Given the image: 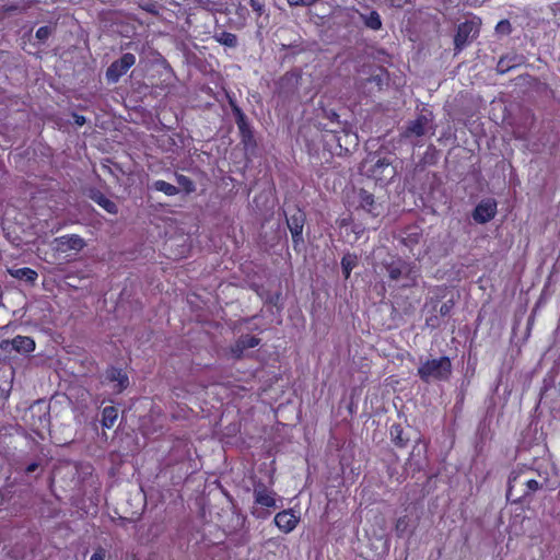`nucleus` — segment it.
Listing matches in <instances>:
<instances>
[{"instance_id":"f257e3e1","label":"nucleus","mask_w":560,"mask_h":560,"mask_svg":"<svg viewBox=\"0 0 560 560\" xmlns=\"http://www.w3.org/2000/svg\"><path fill=\"white\" fill-rule=\"evenodd\" d=\"M380 273L383 275L389 284L399 289H411L418 284L420 278L419 267L410 260L397 254L388 253L378 264Z\"/></svg>"},{"instance_id":"f03ea898","label":"nucleus","mask_w":560,"mask_h":560,"mask_svg":"<svg viewBox=\"0 0 560 560\" xmlns=\"http://www.w3.org/2000/svg\"><path fill=\"white\" fill-rule=\"evenodd\" d=\"M394 159L389 153L382 155L381 152H370L360 163V174L373 179L376 184L386 185L397 175Z\"/></svg>"},{"instance_id":"7ed1b4c3","label":"nucleus","mask_w":560,"mask_h":560,"mask_svg":"<svg viewBox=\"0 0 560 560\" xmlns=\"http://www.w3.org/2000/svg\"><path fill=\"white\" fill-rule=\"evenodd\" d=\"M49 422V413L44 412L38 417V424L32 423L33 427H36V430H34L36 436L27 434L21 428H15L14 433L10 434L11 440L9 442L13 445V451L20 453V455H44V448L37 440V438L44 440V436L37 430L39 428L46 429Z\"/></svg>"},{"instance_id":"20e7f679","label":"nucleus","mask_w":560,"mask_h":560,"mask_svg":"<svg viewBox=\"0 0 560 560\" xmlns=\"http://www.w3.org/2000/svg\"><path fill=\"white\" fill-rule=\"evenodd\" d=\"M452 361L447 355L427 359L417 369V375L423 383L446 382L452 375Z\"/></svg>"},{"instance_id":"39448f33","label":"nucleus","mask_w":560,"mask_h":560,"mask_svg":"<svg viewBox=\"0 0 560 560\" xmlns=\"http://www.w3.org/2000/svg\"><path fill=\"white\" fill-rule=\"evenodd\" d=\"M480 32V20L472 19L460 23L457 26L454 36V50L455 54L460 52L471 39L476 38Z\"/></svg>"},{"instance_id":"423d86ee","label":"nucleus","mask_w":560,"mask_h":560,"mask_svg":"<svg viewBox=\"0 0 560 560\" xmlns=\"http://www.w3.org/2000/svg\"><path fill=\"white\" fill-rule=\"evenodd\" d=\"M231 107H232V113L235 118V122L238 128L242 144L244 145V148L246 150L256 148L257 142L255 139L254 130H253L245 113L234 102H231Z\"/></svg>"},{"instance_id":"0eeeda50","label":"nucleus","mask_w":560,"mask_h":560,"mask_svg":"<svg viewBox=\"0 0 560 560\" xmlns=\"http://www.w3.org/2000/svg\"><path fill=\"white\" fill-rule=\"evenodd\" d=\"M301 79L302 75L299 70L285 72L276 82V94L283 100H289L296 95Z\"/></svg>"},{"instance_id":"6e6552de","label":"nucleus","mask_w":560,"mask_h":560,"mask_svg":"<svg viewBox=\"0 0 560 560\" xmlns=\"http://www.w3.org/2000/svg\"><path fill=\"white\" fill-rule=\"evenodd\" d=\"M136 63V56L131 52L124 54L119 59L113 61L106 70V79L116 83Z\"/></svg>"},{"instance_id":"1a4fd4ad","label":"nucleus","mask_w":560,"mask_h":560,"mask_svg":"<svg viewBox=\"0 0 560 560\" xmlns=\"http://www.w3.org/2000/svg\"><path fill=\"white\" fill-rule=\"evenodd\" d=\"M306 215L303 210L296 209L290 217L287 218V225L292 235L293 248L299 250V246L303 244V229Z\"/></svg>"},{"instance_id":"9d476101","label":"nucleus","mask_w":560,"mask_h":560,"mask_svg":"<svg viewBox=\"0 0 560 560\" xmlns=\"http://www.w3.org/2000/svg\"><path fill=\"white\" fill-rule=\"evenodd\" d=\"M358 205L357 209L363 210L372 218H377L383 213V205L375 199V196L361 188L358 191Z\"/></svg>"},{"instance_id":"9b49d317","label":"nucleus","mask_w":560,"mask_h":560,"mask_svg":"<svg viewBox=\"0 0 560 560\" xmlns=\"http://www.w3.org/2000/svg\"><path fill=\"white\" fill-rule=\"evenodd\" d=\"M364 74H369L365 79L366 84H374L377 91H382L389 82V73L386 68L378 65L364 66L362 69Z\"/></svg>"},{"instance_id":"f8f14e48","label":"nucleus","mask_w":560,"mask_h":560,"mask_svg":"<svg viewBox=\"0 0 560 560\" xmlns=\"http://www.w3.org/2000/svg\"><path fill=\"white\" fill-rule=\"evenodd\" d=\"M497 214V202L493 199L480 201L472 211V219L480 224L491 221Z\"/></svg>"},{"instance_id":"ddd939ff","label":"nucleus","mask_w":560,"mask_h":560,"mask_svg":"<svg viewBox=\"0 0 560 560\" xmlns=\"http://www.w3.org/2000/svg\"><path fill=\"white\" fill-rule=\"evenodd\" d=\"M255 503L264 508H277V494L273 490L267 488L264 483L254 485Z\"/></svg>"},{"instance_id":"4468645a","label":"nucleus","mask_w":560,"mask_h":560,"mask_svg":"<svg viewBox=\"0 0 560 560\" xmlns=\"http://www.w3.org/2000/svg\"><path fill=\"white\" fill-rule=\"evenodd\" d=\"M58 249L80 252L84 248L85 241L78 234H68L55 238Z\"/></svg>"},{"instance_id":"2eb2a0df","label":"nucleus","mask_w":560,"mask_h":560,"mask_svg":"<svg viewBox=\"0 0 560 560\" xmlns=\"http://www.w3.org/2000/svg\"><path fill=\"white\" fill-rule=\"evenodd\" d=\"M429 125V119L425 115H419L416 119L409 121L404 130L406 138L422 137L425 135Z\"/></svg>"},{"instance_id":"dca6fc26","label":"nucleus","mask_w":560,"mask_h":560,"mask_svg":"<svg viewBox=\"0 0 560 560\" xmlns=\"http://www.w3.org/2000/svg\"><path fill=\"white\" fill-rule=\"evenodd\" d=\"M260 343V339L258 337L252 335H242L231 348L233 357L236 359H241L244 351L247 349H252L257 347Z\"/></svg>"},{"instance_id":"f3484780","label":"nucleus","mask_w":560,"mask_h":560,"mask_svg":"<svg viewBox=\"0 0 560 560\" xmlns=\"http://www.w3.org/2000/svg\"><path fill=\"white\" fill-rule=\"evenodd\" d=\"M389 435L393 444L400 450L407 448L412 442L409 433L400 423H394L390 425Z\"/></svg>"},{"instance_id":"a211bd4d","label":"nucleus","mask_w":560,"mask_h":560,"mask_svg":"<svg viewBox=\"0 0 560 560\" xmlns=\"http://www.w3.org/2000/svg\"><path fill=\"white\" fill-rule=\"evenodd\" d=\"M275 523L280 530L290 533L296 527L299 517L292 511H282L275 516Z\"/></svg>"},{"instance_id":"6ab92c4d","label":"nucleus","mask_w":560,"mask_h":560,"mask_svg":"<svg viewBox=\"0 0 560 560\" xmlns=\"http://www.w3.org/2000/svg\"><path fill=\"white\" fill-rule=\"evenodd\" d=\"M106 380L108 382H115L114 389L117 393H121L129 385V378L127 374L119 368L112 366L106 371Z\"/></svg>"},{"instance_id":"aec40b11","label":"nucleus","mask_w":560,"mask_h":560,"mask_svg":"<svg viewBox=\"0 0 560 560\" xmlns=\"http://www.w3.org/2000/svg\"><path fill=\"white\" fill-rule=\"evenodd\" d=\"M422 238V231L419 226H408L404 230L401 236V244L407 248L412 249L416 245L420 243Z\"/></svg>"},{"instance_id":"412c9836","label":"nucleus","mask_w":560,"mask_h":560,"mask_svg":"<svg viewBox=\"0 0 560 560\" xmlns=\"http://www.w3.org/2000/svg\"><path fill=\"white\" fill-rule=\"evenodd\" d=\"M90 198L97 203L101 208H103L109 214H117L118 207L117 205L107 198L102 191L93 190L90 194Z\"/></svg>"},{"instance_id":"4be33fe9","label":"nucleus","mask_w":560,"mask_h":560,"mask_svg":"<svg viewBox=\"0 0 560 560\" xmlns=\"http://www.w3.org/2000/svg\"><path fill=\"white\" fill-rule=\"evenodd\" d=\"M8 272L11 277L24 281L28 284H34L38 278V273L30 268V267H23L18 269H8Z\"/></svg>"},{"instance_id":"5701e85b","label":"nucleus","mask_w":560,"mask_h":560,"mask_svg":"<svg viewBox=\"0 0 560 560\" xmlns=\"http://www.w3.org/2000/svg\"><path fill=\"white\" fill-rule=\"evenodd\" d=\"M11 345L16 352L30 353L35 350V341L28 336H15Z\"/></svg>"},{"instance_id":"b1692460","label":"nucleus","mask_w":560,"mask_h":560,"mask_svg":"<svg viewBox=\"0 0 560 560\" xmlns=\"http://www.w3.org/2000/svg\"><path fill=\"white\" fill-rule=\"evenodd\" d=\"M118 418V409L114 406H106L102 409V427L112 429Z\"/></svg>"},{"instance_id":"393cba45","label":"nucleus","mask_w":560,"mask_h":560,"mask_svg":"<svg viewBox=\"0 0 560 560\" xmlns=\"http://www.w3.org/2000/svg\"><path fill=\"white\" fill-rule=\"evenodd\" d=\"M360 16L365 27L372 31H380L383 26L381 15L375 10H372L369 14H361Z\"/></svg>"},{"instance_id":"a878e982","label":"nucleus","mask_w":560,"mask_h":560,"mask_svg":"<svg viewBox=\"0 0 560 560\" xmlns=\"http://www.w3.org/2000/svg\"><path fill=\"white\" fill-rule=\"evenodd\" d=\"M213 38L220 45L229 48H235L238 44L237 36L226 31L215 32Z\"/></svg>"},{"instance_id":"bb28decb","label":"nucleus","mask_w":560,"mask_h":560,"mask_svg":"<svg viewBox=\"0 0 560 560\" xmlns=\"http://www.w3.org/2000/svg\"><path fill=\"white\" fill-rule=\"evenodd\" d=\"M358 265V255L353 253H347L341 258V268L345 279H349L352 269Z\"/></svg>"},{"instance_id":"cd10ccee","label":"nucleus","mask_w":560,"mask_h":560,"mask_svg":"<svg viewBox=\"0 0 560 560\" xmlns=\"http://www.w3.org/2000/svg\"><path fill=\"white\" fill-rule=\"evenodd\" d=\"M153 189L156 191H161L165 194L166 196H175L179 192V189L174 186L173 184H170L163 179H158L152 185Z\"/></svg>"},{"instance_id":"c85d7f7f","label":"nucleus","mask_w":560,"mask_h":560,"mask_svg":"<svg viewBox=\"0 0 560 560\" xmlns=\"http://www.w3.org/2000/svg\"><path fill=\"white\" fill-rule=\"evenodd\" d=\"M364 233V228L361 224H352L347 233H345V241L349 244L357 243Z\"/></svg>"},{"instance_id":"c756f323","label":"nucleus","mask_w":560,"mask_h":560,"mask_svg":"<svg viewBox=\"0 0 560 560\" xmlns=\"http://www.w3.org/2000/svg\"><path fill=\"white\" fill-rule=\"evenodd\" d=\"M51 33L52 28L48 25H44L37 28L35 36L39 42L44 43L49 38Z\"/></svg>"},{"instance_id":"7c9ffc66","label":"nucleus","mask_w":560,"mask_h":560,"mask_svg":"<svg viewBox=\"0 0 560 560\" xmlns=\"http://www.w3.org/2000/svg\"><path fill=\"white\" fill-rule=\"evenodd\" d=\"M177 183L183 186V188L185 189L186 192H192L195 190V185L192 183V180L185 176V175H178L177 176Z\"/></svg>"},{"instance_id":"2f4dec72","label":"nucleus","mask_w":560,"mask_h":560,"mask_svg":"<svg viewBox=\"0 0 560 560\" xmlns=\"http://www.w3.org/2000/svg\"><path fill=\"white\" fill-rule=\"evenodd\" d=\"M248 4L258 18L266 13L265 3L262 0H248Z\"/></svg>"},{"instance_id":"473e14b6","label":"nucleus","mask_w":560,"mask_h":560,"mask_svg":"<svg viewBox=\"0 0 560 560\" xmlns=\"http://www.w3.org/2000/svg\"><path fill=\"white\" fill-rule=\"evenodd\" d=\"M323 112H324V117L329 119L331 122H336L338 125V128L341 131H346L345 130V126H341V122L339 121V115L337 114L336 110H334V109H323Z\"/></svg>"},{"instance_id":"72a5a7b5","label":"nucleus","mask_w":560,"mask_h":560,"mask_svg":"<svg viewBox=\"0 0 560 560\" xmlns=\"http://www.w3.org/2000/svg\"><path fill=\"white\" fill-rule=\"evenodd\" d=\"M454 305H455V302L453 299H450L447 300L446 302H444L441 306H440V315L445 317V316H448L452 312V310L454 308Z\"/></svg>"},{"instance_id":"f704fd0d","label":"nucleus","mask_w":560,"mask_h":560,"mask_svg":"<svg viewBox=\"0 0 560 560\" xmlns=\"http://www.w3.org/2000/svg\"><path fill=\"white\" fill-rule=\"evenodd\" d=\"M425 325L432 329L440 327V319L438 316H430L425 319Z\"/></svg>"},{"instance_id":"c9c22d12","label":"nucleus","mask_w":560,"mask_h":560,"mask_svg":"<svg viewBox=\"0 0 560 560\" xmlns=\"http://www.w3.org/2000/svg\"><path fill=\"white\" fill-rule=\"evenodd\" d=\"M337 224L340 229H345V233H347V230L352 225L350 218H343L337 221Z\"/></svg>"},{"instance_id":"e433bc0d","label":"nucleus","mask_w":560,"mask_h":560,"mask_svg":"<svg viewBox=\"0 0 560 560\" xmlns=\"http://www.w3.org/2000/svg\"><path fill=\"white\" fill-rule=\"evenodd\" d=\"M411 0H388V3L393 8H402L405 4L410 3Z\"/></svg>"},{"instance_id":"4c0bfd02","label":"nucleus","mask_w":560,"mask_h":560,"mask_svg":"<svg viewBox=\"0 0 560 560\" xmlns=\"http://www.w3.org/2000/svg\"><path fill=\"white\" fill-rule=\"evenodd\" d=\"M526 485L530 491H536L539 488V483L534 479L527 480Z\"/></svg>"},{"instance_id":"58836bf2","label":"nucleus","mask_w":560,"mask_h":560,"mask_svg":"<svg viewBox=\"0 0 560 560\" xmlns=\"http://www.w3.org/2000/svg\"><path fill=\"white\" fill-rule=\"evenodd\" d=\"M104 558H105V552L103 550H98L92 555L90 560H104Z\"/></svg>"},{"instance_id":"ea45409f","label":"nucleus","mask_w":560,"mask_h":560,"mask_svg":"<svg viewBox=\"0 0 560 560\" xmlns=\"http://www.w3.org/2000/svg\"><path fill=\"white\" fill-rule=\"evenodd\" d=\"M75 124L79 125V126H82L84 122H85V118L84 116H81V115H75Z\"/></svg>"},{"instance_id":"a19ab883","label":"nucleus","mask_w":560,"mask_h":560,"mask_svg":"<svg viewBox=\"0 0 560 560\" xmlns=\"http://www.w3.org/2000/svg\"><path fill=\"white\" fill-rule=\"evenodd\" d=\"M38 465L36 463L30 464L26 468V472L31 474L37 469Z\"/></svg>"},{"instance_id":"79ce46f5","label":"nucleus","mask_w":560,"mask_h":560,"mask_svg":"<svg viewBox=\"0 0 560 560\" xmlns=\"http://www.w3.org/2000/svg\"><path fill=\"white\" fill-rule=\"evenodd\" d=\"M324 130L334 133L335 138L337 139V141L340 142V137H337V133H339V129H326V128H324Z\"/></svg>"},{"instance_id":"37998d69","label":"nucleus","mask_w":560,"mask_h":560,"mask_svg":"<svg viewBox=\"0 0 560 560\" xmlns=\"http://www.w3.org/2000/svg\"><path fill=\"white\" fill-rule=\"evenodd\" d=\"M296 46H298V45H293V44H291V45H284V44H282V49H287V48H291V47H296Z\"/></svg>"},{"instance_id":"c03bdc74","label":"nucleus","mask_w":560,"mask_h":560,"mask_svg":"<svg viewBox=\"0 0 560 560\" xmlns=\"http://www.w3.org/2000/svg\"><path fill=\"white\" fill-rule=\"evenodd\" d=\"M502 24L510 25V24H509V21H502V22H500V23H499V25H498V26H500V25H502Z\"/></svg>"},{"instance_id":"a18cd8bd","label":"nucleus","mask_w":560,"mask_h":560,"mask_svg":"<svg viewBox=\"0 0 560 560\" xmlns=\"http://www.w3.org/2000/svg\"><path fill=\"white\" fill-rule=\"evenodd\" d=\"M402 523H404V521H402V520H398V522H397V528H399V524H402Z\"/></svg>"},{"instance_id":"49530a36","label":"nucleus","mask_w":560,"mask_h":560,"mask_svg":"<svg viewBox=\"0 0 560 560\" xmlns=\"http://www.w3.org/2000/svg\"><path fill=\"white\" fill-rule=\"evenodd\" d=\"M422 451H423V452H427V446H425V444H423V445H422Z\"/></svg>"},{"instance_id":"de8ad7c7","label":"nucleus","mask_w":560,"mask_h":560,"mask_svg":"<svg viewBox=\"0 0 560 560\" xmlns=\"http://www.w3.org/2000/svg\"><path fill=\"white\" fill-rule=\"evenodd\" d=\"M253 514H256V515H257V517H260V516H261V514H260V513L253 512Z\"/></svg>"}]
</instances>
